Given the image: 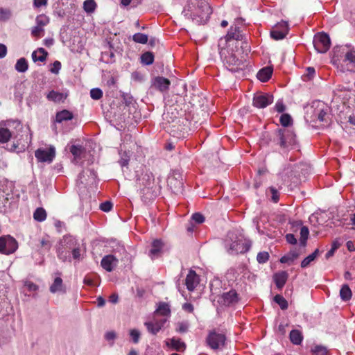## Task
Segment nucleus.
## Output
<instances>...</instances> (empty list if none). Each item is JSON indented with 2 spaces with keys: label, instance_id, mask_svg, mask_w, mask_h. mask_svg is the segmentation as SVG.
<instances>
[{
  "label": "nucleus",
  "instance_id": "1",
  "mask_svg": "<svg viewBox=\"0 0 355 355\" xmlns=\"http://www.w3.org/2000/svg\"><path fill=\"white\" fill-rule=\"evenodd\" d=\"M331 62L343 71H355V49L347 45L334 48Z\"/></svg>",
  "mask_w": 355,
  "mask_h": 355
},
{
  "label": "nucleus",
  "instance_id": "2",
  "mask_svg": "<svg viewBox=\"0 0 355 355\" xmlns=\"http://www.w3.org/2000/svg\"><path fill=\"white\" fill-rule=\"evenodd\" d=\"M212 9L205 0H195L191 6L184 10V15L196 24H205L209 19Z\"/></svg>",
  "mask_w": 355,
  "mask_h": 355
},
{
  "label": "nucleus",
  "instance_id": "3",
  "mask_svg": "<svg viewBox=\"0 0 355 355\" xmlns=\"http://www.w3.org/2000/svg\"><path fill=\"white\" fill-rule=\"evenodd\" d=\"M225 248L230 254L243 253L250 247V243L242 235L230 232L225 241Z\"/></svg>",
  "mask_w": 355,
  "mask_h": 355
},
{
  "label": "nucleus",
  "instance_id": "4",
  "mask_svg": "<svg viewBox=\"0 0 355 355\" xmlns=\"http://www.w3.org/2000/svg\"><path fill=\"white\" fill-rule=\"evenodd\" d=\"M18 248V243L10 235L0 237V253L6 255L14 253Z\"/></svg>",
  "mask_w": 355,
  "mask_h": 355
},
{
  "label": "nucleus",
  "instance_id": "5",
  "mask_svg": "<svg viewBox=\"0 0 355 355\" xmlns=\"http://www.w3.org/2000/svg\"><path fill=\"white\" fill-rule=\"evenodd\" d=\"M313 43L318 53H324L329 50L331 41L327 34L320 33L314 36Z\"/></svg>",
  "mask_w": 355,
  "mask_h": 355
},
{
  "label": "nucleus",
  "instance_id": "6",
  "mask_svg": "<svg viewBox=\"0 0 355 355\" xmlns=\"http://www.w3.org/2000/svg\"><path fill=\"white\" fill-rule=\"evenodd\" d=\"M137 147L134 141H130L129 144L123 141L120 146L119 155L120 159L119 163L121 167L127 166L129 164L130 157L131 155V150L129 148H134Z\"/></svg>",
  "mask_w": 355,
  "mask_h": 355
},
{
  "label": "nucleus",
  "instance_id": "7",
  "mask_svg": "<svg viewBox=\"0 0 355 355\" xmlns=\"http://www.w3.org/2000/svg\"><path fill=\"white\" fill-rule=\"evenodd\" d=\"M225 340L224 334L213 331L209 334L207 343L211 349H218L224 346Z\"/></svg>",
  "mask_w": 355,
  "mask_h": 355
},
{
  "label": "nucleus",
  "instance_id": "8",
  "mask_svg": "<svg viewBox=\"0 0 355 355\" xmlns=\"http://www.w3.org/2000/svg\"><path fill=\"white\" fill-rule=\"evenodd\" d=\"M273 102V96L269 94L256 93L253 98V105L257 108H265Z\"/></svg>",
  "mask_w": 355,
  "mask_h": 355
},
{
  "label": "nucleus",
  "instance_id": "9",
  "mask_svg": "<svg viewBox=\"0 0 355 355\" xmlns=\"http://www.w3.org/2000/svg\"><path fill=\"white\" fill-rule=\"evenodd\" d=\"M35 157L41 162H51L55 155V149L53 146L49 148H39L35 153Z\"/></svg>",
  "mask_w": 355,
  "mask_h": 355
},
{
  "label": "nucleus",
  "instance_id": "10",
  "mask_svg": "<svg viewBox=\"0 0 355 355\" xmlns=\"http://www.w3.org/2000/svg\"><path fill=\"white\" fill-rule=\"evenodd\" d=\"M288 23L282 21L275 26L270 32V35L276 40H282L288 34Z\"/></svg>",
  "mask_w": 355,
  "mask_h": 355
},
{
  "label": "nucleus",
  "instance_id": "11",
  "mask_svg": "<svg viewBox=\"0 0 355 355\" xmlns=\"http://www.w3.org/2000/svg\"><path fill=\"white\" fill-rule=\"evenodd\" d=\"M168 185L174 191H179L182 187V177L180 171L173 170L168 178Z\"/></svg>",
  "mask_w": 355,
  "mask_h": 355
},
{
  "label": "nucleus",
  "instance_id": "12",
  "mask_svg": "<svg viewBox=\"0 0 355 355\" xmlns=\"http://www.w3.org/2000/svg\"><path fill=\"white\" fill-rule=\"evenodd\" d=\"M225 64L227 68L233 72H236L239 70L243 69L245 64L240 60L236 58L233 54L224 59Z\"/></svg>",
  "mask_w": 355,
  "mask_h": 355
},
{
  "label": "nucleus",
  "instance_id": "13",
  "mask_svg": "<svg viewBox=\"0 0 355 355\" xmlns=\"http://www.w3.org/2000/svg\"><path fill=\"white\" fill-rule=\"evenodd\" d=\"M143 184L148 189L152 190L153 192H155L159 190L160 186V179L158 178L157 180L155 179L153 175L151 173H146L143 177Z\"/></svg>",
  "mask_w": 355,
  "mask_h": 355
},
{
  "label": "nucleus",
  "instance_id": "14",
  "mask_svg": "<svg viewBox=\"0 0 355 355\" xmlns=\"http://www.w3.org/2000/svg\"><path fill=\"white\" fill-rule=\"evenodd\" d=\"M313 113V119H318L319 121H325L327 115V108L322 102L314 103L312 106Z\"/></svg>",
  "mask_w": 355,
  "mask_h": 355
},
{
  "label": "nucleus",
  "instance_id": "15",
  "mask_svg": "<svg viewBox=\"0 0 355 355\" xmlns=\"http://www.w3.org/2000/svg\"><path fill=\"white\" fill-rule=\"evenodd\" d=\"M279 137L280 139V145L282 147H288L295 143V136L293 132L290 130H279Z\"/></svg>",
  "mask_w": 355,
  "mask_h": 355
},
{
  "label": "nucleus",
  "instance_id": "16",
  "mask_svg": "<svg viewBox=\"0 0 355 355\" xmlns=\"http://www.w3.org/2000/svg\"><path fill=\"white\" fill-rule=\"evenodd\" d=\"M96 178V173L93 170H84L78 175L77 183L80 184H89L93 183Z\"/></svg>",
  "mask_w": 355,
  "mask_h": 355
},
{
  "label": "nucleus",
  "instance_id": "17",
  "mask_svg": "<svg viewBox=\"0 0 355 355\" xmlns=\"http://www.w3.org/2000/svg\"><path fill=\"white\" fill-rule=\"evenodd\" d=\"M238 301V295L234 290L223 293L219 298L218 302L225 306L233 304Z\"/></svg>",
  "mask_w": 355,
  "mask_h": 355
},
{
  "label": "nucleus",
  "instance_id": "18",
  "mask_svg": "<svg viewBox=\"0 0 355 355\" xmlns=\"http://www.w3.org/2000/svg\"><path fill=\"white\" fill-rule=\"evenodd\" d=\"M166 320L167 318H163L158 320L154 318L153 321L146 322L144 324L150 333L156 334L162 329Z\"/></svg>",
  "mask_w": 355,
  "mask_h": 355
},
{
  "label": "nucleus",
  "instance_id": "19",
  "mask_svg": "<svg viewBox=\"0 0 355 355\" xmlns=\"http://www.w3.org/2000/svg\"><path fill=\"white\" fill-rule=\"evenodd\" d=\"M118 259L113 255L105 256L101 260V266L107 272H111L116 266Z\"/></svg>",
  "mask_w": 355,
  "mask_h": 355
},
{
  "label": "nucleus",
  "instance_id": "20",
  "mask_svg": "<svg viewBox=\"0 0 355 355\" xmlns=\"http://www.w3.org/2000/svg\"><path fill=\"white\" fill-rule=\"evenodd\" d=\"M186 286L189 291H193L199 284V277L195 271L189 270L186 277Z\"/></svg>",
  "mask_w": 355,
  "mask_h": 355
},
{
  "label": "nucleus",
  "instance_id": "21",
  "mask_svg": "<svg viewBox=\"0 0 355 355\" xmlns=\"http://www.w3.org/2000/svg\"><path fill=\"white\" fill-rule=\"evenodd\" d=\"M166 345L171 349L182 352L186 348V345L179 338H173L165 341Z\"/></svg>",
  "mask_w": 355,
  "mask_h": 355
},
{
  "label": "nucleus",
  "instance_id": "22",
  "mask_svg": "<svg viewBox=\"0 0 355 355\" xmlns=\"http://www.w3.org/2000/svg\"><path fill=\"white\" fill-rule=\"evenodd\" d=\"M49 289L52 293H64L66 292V288L63 284L62 278L60 277H57L54 279Z\"/></svg>",
  "mask_w": 355,
  "mask_h": 355
},
{
  "label": "nucleus",
  "instance_id": "23",
  "mask_svg": "<svg viewBox=\"0 0 355 355\" xmlns=\"http://www.w3.org/2000/svg\"><path fill=\"white\" fill-rule=\"evenodd\" d=\"M170 81L164 77H156L153 82V85L161 92H165L168 89Z\"/></svg>",
  "mask_w": 355,
  "mask_h": 355
},
{
  "label": "nucleus",
  "instance_id": "24",
  "mask_svg": "<svg viewBox=\"0 0 355 355\" xmlns=\"http://www.w3.org/2000/svg\"><path fill=\"white\" fill-rule=\"evenodd\" d=\"M288 275L286 271H281L274 275L273 279L278 288H282L286 284Z\"/></svg>",
  "mask_w": 355,
  "mask_h": 355
},
{
  "label": "nucleus",
  "instance_id": "25",
  "mask_svg": "<svg viewBox=\"0 0 355 355\" xmlns=\"http://www.w3.org/2000/svg\"><path fill=\"white\" fill-rule=\"evenodd\" d=\"M163 243L160 240H155L152 244V248L150 250L149 256L151 259L157 258L162 249Z\"/></svg>",
  "mask_w": 355,
  "mask_h": 355
},
{
  "label": "nucleus",
  "instance_id": "26",
  "mask_svg": "<svg viewBox=\"0 0 355 355\" xmlns=\"http://www.w3.org/2000/svg\"><path fill=\"white\" fill-rule=\"evenodd\" d=\"M272 73V69L271 67H266L258 71L257 77L261 82H267L270 78Z\"/></svg>",
  "mask_w": 355,
  "mask_h": 355
},
{
  "label": "nucleus",
  "instance_id": "27",
  "mask_svg": "<svg viewBox=\"0 0 355 355\" xmlns=\"http://www.w3.org/2000/svg\"><path fill=\"white\" fill-rule=\"evenodd\" d=\"M171 314L170 306L166 303H160L159 304L157 309L154 313V318H156L158 315L166 316L168 318Z\"/></svg>",
  "mask_w": 355,
  "mask_h": 355
},
{
  "label": "nucleus",
  "instance_id": "28",
  "mask_svg": "<svg viewBox=\"0 0 355 355\" xmlns=\"http://www.w3.org/2000/svg\"><path fill=\"white\" fill-rule=\"evenodd\" d=\"M46 98L50 101L60 103L64 101V100L67 98V95L64 94L63 93L52 90L46 94Z\"/></svg>",
  "mask_w": 355,
  "mask_h": 355
},
{
  "label": "nucleus",
  "instance_id": "29",
  "mask_svg": "<svg viewBox=\"0 0 355 355\" xmlns=\"http://www.w3.org/2000/svg\"><path fill=\"white\" fill-rule=\"evenodd\" d=\"M70 151L73 156V159L76 162H78L82 157H85V149L80 146L73 145L70 148Z\"/></svg>",
  "mask_w": 355,
  "mask_h": 355
},
{
  "label": "nucleus",
  "instance_id": "30",
  "mask_svg": "<svg viewBox=\"0 0 355 355\" xmlns=\"http://www.w3.org/2000/svg\"><path fill=\"white\" fill-rule=\"evenodd\" d=\"M77 241L76 239L71 235L64 236L60 241V245L64 249H70L71 248L75 247Z\"/></svg>",
  "mask_w": 355,
  "mask_h": 355
},
{
  "label": "nucleus",
  "instance_id": "31",
  "mask_svg": "<svg viewBox=\"0 0 355 355\" xmlns=\"http://www.w3.org/2000/svg\"><path fill=\"white\" fill-rule=\"evenodd\" d=\"M72 119L73 114L67 110H63L56 114L55 122L62 123V121H69Z\"/></svg>",
  "mask_w": 355,
  "mask_h": 355
},
{
  "label": "nucleus",
  "instance_id": "32",
  "mask_svg": "<svg viewBox=\"0 0 355 355\" xmlns=\"http://www.w3.org/2000/svg\"><path fill=\"white\" fill-rule=\"evenodd\" d=\"M47 52L43 48H39L32 53V58L34 62H44L47 56Z\"/></svg>",
  "mask_w": 355,
  "mask_h": 355
},
{
  "label": "nucleus",
  "instance_id": "33",
  "mask_svg": "<svg viewBox=\"0 0 355 355\" xmlns=\"http://www.w3.org/2000/svg\"><path fill=\"white\" fill-rule=\"evenodd\" d=\"M241 37L239 28L237 26H231L228 33H227L225 38L227 40H239Z\"/></svg>",
  "mask_w": 355,
  "mask_h": 355
},
{
  "label": "nucleus",
  "instance_id": "34",
  "mask_svg": "<svg viewBox=\"0 0 355 355\" xmlns=\"http://www.w3.org/2000/svg\"><path fill=\"white\" fill-rule=\"evenodd\" d=\"M352 293L347 284L342 286L340 290V297L343 301H348L352 298Z\"/></svg>",
  "mask_w": 355,
  "mask_h": 355
},
{
  "label": "nucleus",
  "instance_id": "35",
  "mask_svg": "<svg viewBox=\"0 0 355 355\" xmlns=\"http://www.w3.org/2000/svg\"><path fill=\"white\" fill-rule=\"evenodd\" d=\"M290 340L294 345H300L301 344L303 336L302 333L299 330H292L290 332Z\"/></svg>",
  "mask_w": 355,
  "mask_h": 355
},
{
  "label": "nucleus",
  "instance_id": "36",
  "mask_svg": "<svg viewBox=\"0 0 355 355\" xmlns=\"http://www.w3.org/2000/svg\"><path fill=\"white\" fill-rule=\"evenodd\" d=\"M299 254L296 251H291L287 254L283 256L280 259V262L282 263H289L293 262L298 257Z\"/></svg>",
  "mask_w": 355,
  "mask_h": 355
},
{
  "label": "nucleus",
  "instance_id": "37",
  "mask_svg": "<svg viewBox=\"0 0 355 355\" xmlns=\"http://www.w3.org/2000/svg\"><path fill=\"white\" fill-rule=\"evenodd\" d=\"M15 67L18 72L24 73L28 69V62L25 58H21L17 61Z\"/></svg>",
  "mask_w": 355,
  "mask_h": 355
},
{
  "label": "nucleus",
  "instance_id": "38",
  "mask_svg": "<svg viewBox=\"0 0 355 355\" xmlns=\"http://www.w3.org/2000/svg\"><path fill=\"white\" fill-rule=\"evenodd\" d=\"M96 3L94 0H86L83 3L84 10L87 13H92L95 11Z\"/></svg>",
  "mask_w": 355,
  "mask_h": 355
},
{
  "label": "nucleus",
  "instance_id": "39",
  "mask_svg": "<svg viewBox=\"0 0 355 355\" xmlns=\"http://www.w3.org/2000/svg\"><path fill=\"white\" fill-rule=\"evenodd\" d=\"M319 253V250L316 249L312 254L306 257L302 262L301 267L306 268L314 259L316 258Z\"/></svg>",
  "mask_w": 355,
  "mask_h": 355
},
{
  "label": "nucleus",
  "instance_id": "40",
  "mask_svg": "<svg viewBox=\"0 0 355 355\" xmlns=\"http://www.w3.org/2000/svg\"><path fill=\"white\" fill-rule=\"evenodd\" d=\"M33 218L37 221H44L46 218V211L43 208H37L34 212Z\"/></svg>",
  "mask_w": 355,
  "mask_h": 355
},
{
  "label": "nucleus",
  "instance_id": "41",
  "mask_svg": "<svg viewBox=\"0 0 355 355\" xmlns=\"http://www.w3.org/2000/svg\"><path fill=\"white\" fill-rule=\"evenodd\" d=\"M11 137V132L7 128H0V142L6 143Z\"/></svg>",
  "mask_w": 355,
  "mask_h": 355
},
{
  "label": "nucleus",
  "instance_id": "42",
  "mask_svg": "<svg viewBox=\"0 0 355 355\" xmlns=\"http://www.w3.org/2000/svg\"><path fill=\"white\" fill-rule=\"evenodd\" d=\"M35 21L37 26L44 28V26H46L49 23L50 19L46 15L41 14L36 17Z\"/></svg>",
  "mask_w": 355,
  "mask_h": 355
},
{
  "label": "nucleus",
  "instance_id": "43",
  "mask_svg": "<svg viewBox=\"0 0 355 355\" xmlns=\"http://www.w3.org/2000/svg\"><path fill=\"white\" fill-rule=\"evenodd\" d=\"M44 29L43 27L35 26L31 28V35L36 40L40 38L44 35Z\"/></svg>",
  "mask_w": 355,
  "mask_h": 355
},
{
  "label": "nucleus",
  "instance_id": "44",
  "mask_svg": "<svg viewBox=\"0 0 355 355\" xmlns=\"http://www.w3.org/2000/svg\"><path fill=\"white\" fill-rule=\"evenodd\" d=\"M12 12L8 8H0V21H6L10 19Z\"/></svg>",
  "mask_w": 355,
  "mask_h": 355
},
{
  "label": "nucleus",
  "instance_id": "45",
  "mask_svg": "<svg viewBox=\"0 0 355 355\" xmlns=\"http://www.w3.org/2000/svg\"><path fill=\"white\" fill-rule=\"evenodd\" d=\"M141 62L146 65H150L153 64L154 61V56L152 53L146 52L142 54L141 57Z\"/></svg>",
  "mask_w": 355,
  "mask_h": 355
},
{
  "label": "nucleus",
  "instance_id": "46",
  "mask_svg": "<svg viewBox=\"0 0 355 355\" xmlns=\"http://www.w3.org/2000/svg\"><path fill=\"white\" fill-rule=\"evenodd\" d=\"M132 40L137 43L146 44L148 42V35L144 33H137L133 35Z\"/></svg>",
  "mask_w": 355,
  "mask_h": 355
},
{
  "label": "nucleus",
  "instance_id": "47",
  "mask_svg": "<svg viewBox=\"0 0 355 355\" xmlns=\"http://www.w3.org/2000/svg\"><path fill=\"white\" fill-rule=\"evenodd\" d=\"M309 229L305 226L302 227L300 229V239L302 245H305L306 240L309 236Z\"/></svg>",
  "mask_w": 355,
  "mask_h": 355
},
{
  "label": "nucleus",
  "instance_id": "48",
  "mask_svg": "<svg viewBox=\"0 0 355 355\" xmlns=\"http://www.w3.org/2000/svg\"><path fill=\"white\" fill-rule=\"evenodd\" d=\"M275 302L279 305L282 309H286L288 307V302L285 300L284 297H283L280 295H277L274 298Z\"/></svg>",
  "mask_w": 355,
  "mask_h": 355
},
{
  "label": "nucleus",
  "instance_id": "49",
  "mask_svg": "<svg viewBox=\"0 0 355 355\" xmlns=\"http://www.w3.org/2000/svg\"><path fill=\"white\" fill-rule=\"evenodd\" d=\"M297 171L293 168V166L291 164L288 165L286 167H285L283 170V171L280 173L282 178L287 177L290 178L293 173H296Z\"/></svg>",
  "mask_w": 355,
  "mask_h": 355
},
{
  "label": "nucleus",
  "instance_id": "50",
  "mask_svg": "<svg viewBox=\"0 0 355 355\" xmlns=\"http://www.w3.org/2000/svg\"><path fill=\"white\" fill-rule=\"evenodd\" d=\"M340 243L338 241H334L332 243L331 248L327 252L325 257L327 259L332 257L335 252V251L340 247Z\"/></svg>",
  "mask_w": 355,
  "mask_h": 355
},
{
  "label": "nucleus",
  "instance_id": "51",
  "mask_svg": "<svg viewBox=\"0 0 355 355\" xmlns=\"http://www.w3.org/2000/svg\"><path fill=\"white\" fill-rule=\"evenodd\" d=\"M90 96L92 99L98 100L103 96V92L99 88H94L90 91Z\"/></svg>",
  "mask_w": 355,
  "mask_h": 355
},
{
  "label": "nucleus",
  "instance_id": "52",
  "mask_svg": "<svg viewBox=\"0 0 355 355\" xmlns=\"http://www.w3.org/2000/svg\"><path fill=\"white\" fill-rule=\"evenodd\" d=\"M312 352L315 355H326L327 350L326 347L320 345H316L312 349Z\"/></svg>",
  "mask_w": 355,
  "mask_h": 355
},
{
  "label": "nucleus",
  "instance_id": "53",
  "mask_svg": "<svg viewBox=\"0 0 355 355\" xmlns=\"http://www.w3.org/2000/svg\"><path fill=\"white\" fill-rule=\"evenodd\" d=\"M292 122L291 116L288 114H284L280 116V123L283 126H288Z\"/></svg>",
  "mask_w": 355,
  "mask_h": 355
},
{
  "label": "nucleus",
  "instance_id": "54",
  "mask_svg": "<svg viewBox=\"0 0 355 355\" xmlns=\"http://www.w3.org/2000/svg\"><path fill=\"white\" fill-rule=\"evenodd\" d=\"M269 259V254L267 252H261L257 256V260L259 263H266Z\"/></svg>",
  "mask_w": 355,
  "mask_h": 355
},
{
  "label": "nucleus",
  "instance_id": "55",
  "mask_svg": "<svg viewBox=\"0 0 355 355\" xmlns=\"http://www.w3.org/2000/svg\"><path fill=\"white\" fill-rule=\"evenodd\" d=\"M140 335V331L137 329H134L130 331V336H131L132 341L135 343H137L139 342Z\"/></svg>",
  "mask_w": 355,
  "mask_h": 355
},
{
  "label": "nucleus",
  "instance_id": "56",
  "mask_svg": "<svg viewBox=\"0 0 355 355\" xmlns=\"http://www.w3.org/2000/svg\"><path fill=\"white\" fill-rule=\"evenodd\" d=\"M269 191L271 193V199L274 202H277L279 200V192L278 191L273 187L269 188Z\"/></svg>",
  "mask_w": 355,
  "mask_h": 355
},
{
  "label": "nucleus",
  "instance_id": "57",
  "mask_svg": "<svg viewBox=\"0 0 355 355\" xmlns=\"http://www.w3.org/2000/svg\"><path fill=\"white\" fill-rule=\"evenodd\" d=\"M61 69V63L59 61H55L51 68L50 69V71L51 73L58 74Z\"/></svg>",
  "mask_w": 355,
  "mask_h": 355
},
{
  "label": "nucleus",
  "instance_id": "58",
  "mask_svg": "<svg viewBox=\"0 0 355 355\" xmlns=\"http://www.w3.org/2000/svg\"><path fill=\"white\" fill-rule=\"evenodd\" d=\"M100 208L102 211L108 212L112 209V204L109 201H106L101 204Z\"/></svg>",
  "mask_w": 355,
  "mask_h": 355
},
{
  "label": "nucleus",
  "instance_id": "59",
  "mask_svg": "<svg viewBox=\"0 0 355 355\" xmlns=\"http://www.w3.org/2000/svg\"><path fill=\"white\" fill-rule=\"evenodd\" d=\"M24 286L31 292L36 291L38 288L35 284L28 281L24 283Z\"/></svg>",
  "mask_w": 355,
  "mask_h": 355
},
{
  "label": "nucleus",
  "instance_id": "60",
  "mask_svg": "<svg viewBox=\"0 0 355 355\" xmlns=\"http://www.w3.org/2000/svg\"><path fill=\"white\" fill-rule=\"evenodd\" d=\"M192 219L198 223H202L205 220L204 216L200 213L193 214Z\"/></svg>",
  "mask_w": 355,
  "mask_h": 355
},
{
  "label": "nucleus",
  "instance_id": "61",
  "mask_svg": "<svg viewBox=\"0 0 355 355\" xmlns=\"http://www.w3.org/2000/svg\"><path fill=\"white\" fill-rule=\"evenodd\" d=\"M275 109L278 112H282L285 110L284 105L282 101H277L275 104Z\"/></svg>",
  "mask_w": 355,
  "mask_h": 355
},
{
  "label": "nucleus",
  "instance_id": "62",
  "mask_svg": "<svg viewBox=\"0 0 355 355\" xmlns=\"http://www.w3.org/2000/svg\"><path fill=\"white\" fill-rule=\"evenodd\" d=\"M47 4V0H34L33 6L35 8H40L41 6H45Z\"/></svg>",
  "mask_w": 355,
  "mask_h": 355
},
{
  "label": "nucleus",
  "instance_id": "63",
  "mask_svg": "<svg viewBox=\"0 0 355 355\" xmlns=\"http://www.w3.org/2000/svg\"><path fill=\"white\" fill-rule=\"evenodd\" d=\"M286 241L291 244H295L297 242V240L295 237V236L292 234H288L286 236Z\"/></svg>",
  "mask_w": 355,
  "mask_h": 355
},
{
  "label": "nucleus",
  "instance_id": "64",
  "mask_svg": "<svg viewBox=\"0 0 355 355\" xmlns=\"http://www.w3.org/2000/svg\"><path fill=\"white\" fill-rule=\"evenodd\" d=\"M182 309L187 312L191 313L193 311V306L190 303H185L182 305Z\"/></svg>",
  "mask_w": 355,
  "mask_h": 355
}]
</instances>
